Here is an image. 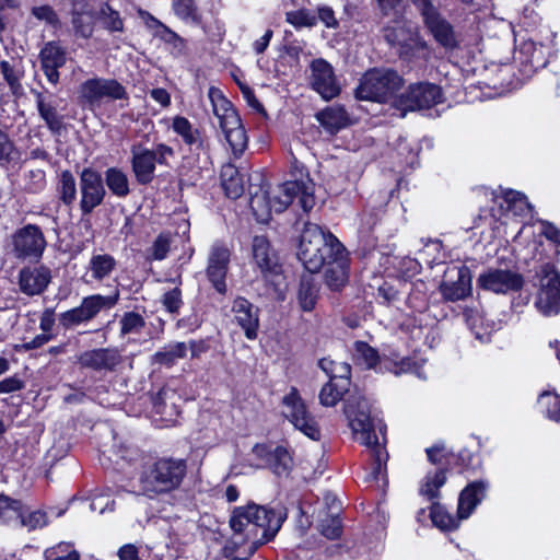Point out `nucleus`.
<instances>
[{"label": "nucleus", "instance_id": "nucleus-53", "mask_svg": "<svg viewBox=\"0 0 560 560\" xmlns=\"http://www.w3.org/2000/svg\"><path fill=\"white\" fill-rule=\"evenodd\" d=\"M16 523L21 526L27 527L28 529H36L44 527L47 524V515L40 510L30 512L25 515L24 505H22V515Z\"/></svg>", "mask_w": 560, "mask_h": 560}, {"label": "nucleus", "instance_id": "nucleus-32", "mask_svg": "<svg viewBox=\"0 0 560 560\" xmlns=\"http://www.w3.org/2000/svg\"><path fill=\"white\" fill-rule=\"evenodd\" d=\"M117 261L109 254H94L89 261V271L96 281H103L108 278L116 269Z\"/></svg>", "mask_w": 560, "mask_h": 560}, {"label": "nucleus", "instance_id": "nucleus-46", "mask_svg": "<svg viewBox=\"0 0 560 560\" xmlns=\"http://www.w3.org/2000/svg\"><path fill=\"white\" fill-rule=\"evenodd\" d=\"M354 357L358 362L364 364L368 369L374 368L380 360L377 350L364 341H357L354 343Z\"/></svg>", "mask_w": 560, "mask_h": 560}, {"label": "nucleus", "instance_id": "nucleus-41", "mask_svg": "<svg viewBox=\"0 0 560 560\" xmlns=\"http://www.w3.org/2000/svg\"><path fill=\"white\" fill-rule=\"evenodd\" d=\"M267 465L276 475L281 476L288 474L292 466V457L284 447L277 446L272 451V454H270Z\"/></svg>", "mask_w": 560, "mask_h": 560}, {"label": "nucleus", "instance_id": "nucleus-8", "mask_svg": "<svg viewBox=\"0 0 560 560\" xmlns=\"http://www.w3.org/2000/svg\"><path fill=\"white\" fill-rule=\"evenodd\" d=\"M315 184L310 179L291 180L279 185L271 194L273 211L282 212L295 199L302 210L307 213L315 206Z\"/></svg>", "mask_w": 560, "mask_h": 560}, {"label": "nucleus", "instance_id": "nucleus-23", "mask_svg": "<svg viewBox=\"0 0 560 560\" xmlns=\"http://www.w3.org/2000/svg\"><path fill=\"white\" fill-rule=\"evenodd\" d=\"M42 69L47 80L57 84L59 82V68L63 67L67 61L66 50L55 42H48L42 48L40 54Z\"/></svg>", "mask_w": 560, "mask_h": 560}, {"label": "nucleus", "instance_id": "nucleus-45", "mask_svg": "<svg viewBox=\"0 0 560 560\" xmlns=\"http://www.w3.org/2000/svg\"><path fill=\"white\" fill-rule=\"evenodd\" d=\"M538 405L549 419L560 422V397L557 394L542 393L538 398Z\"/></svg>", "mask_w": 560, "mask_h": 560}, {"label": "nucleus", "instance_id": "nucleus-47", "mask_svg": "<svg viewBox=\"0 0 560 560\" xmlns=\"http://www.w3.org/2000/svg\"><path fill=\"white\" fill-rule=\"evenodd\" d=\"M318 530L328 539L339 538L342 533V525L337 513H329L325 518H322L318 525Z\"/></svg>", "mask_w": 560, "mask_h": 560}, {"label": "nucleus", "instance_id": "nucleus-38", "mask_svg": "<svg viewBox=\"0 0 560 560\" xmlns=\"http://www.w3.org/2000/svg\"><path fill=\"white\" fill-rule=\"evenodd\" d=\"M23 503L5 494H0V521L16 523L22 515Z\"/></svg>", "mask_w": 560, "mask_h": 560}, {"label": "nucleus", "instance_id": "nucleus-14", "mask_svg": "<svg viewBox=\"0 0 560 560\" xmlns=\"http://www.w3.org/2000/svg\"><path fill=\"white\" fill-rule=\"evenodd\" d=\"M440 292L445 300L452 302L467 298L471 292L470 270L466 266L447 268Z\"/></svg>", "mask_w": 560, "mask_h": 560}, {"label": "nucleus", "instance_id": "nucleus-12", "mask_svg": "<svg viewBox=\"0 0 560 560\" xmlns=\"http://www.w3.org/2000/svg\"><path fill=\"white\" fill-rule=\"evenodd\" d=\"M283 415L306 436L314 441L320 438V431L315 419L307 412L304 402L295 389L283 398Z\"/></svg>", "mask_w": 560, "mask_h": 560}, {"label": "nucleus", "instance_id": "nucleus-52", "mask_svg": "<svg viewBox=\"0 0 560 560\" xmlns=\"http://www.w3.org/2000/svg\"><path fill=\"white\" fill-rule=\"evenodd\" d=\"M287 22L295 27H311L316 24L317 18L308 10L302 9L288 12Z\"/></svg>", "mask_w": 560, "mask_h": 560}, {"label": "nucleus", "instance_id": "nucleus-56", "mask_svg": "<svg viewBox=\"0 0 560 560\" xmlns=\"http://www.w3.org/2000/svg\"><path fill=\"white\" fill-rule=\"evenodd\" d=\"M46 556L50 560H80L78 551L70 549L68 544H59L52 550H47Z\"/></svg>", "mask_w": 560, "mask_h": 560}, {"label": "nucleus", "instance_id": "nucleus-25", "mask_svg": "<svg viewBox=\"0 0 560 560\" xmlns=\"http://www.w3.org/2000/svg\"><path fill=\"white\" fill-rule=\"evenodd\" d=\"M423 22L435 40L444 47L455 46L453 26L440 14L438 10L422 16Z\"/></svg>", "mask_w": 560, "mask_h": 560}, {"label": "nucleus", "instance_id": "nucleus-62", "mask_svg": "<svg viewBox=\"0 0 560 560\" xmlns=\"http://www.w3.org/2000/svg\"><path fill=\"white\" fill-rule=\"evenodd\" d=\"M113 505H114V501H109V499L107 497H104V495H100V497H95L91 504H90V509L92 511H98L100 513H104L105 510H110L113 511Z\"/></svg>", "mask_w": 560, "mask_h": 560}, {"label": "nucleus", "instance_id": "nucleus-15", "mask_svg": "<svg viewBox=\"0 0 560 560\" xmlns=\"http://www.w3.org/2000/svg\"><path fill=\"white\" fill-rule=\"evenodd\" d=\"M231 253L222 244H213L209 250L206 275L213 288L220 294H225V278L229 270Z\"/></svg>", "mask_w": 560, "mask_h": 560}, {"label": "nucleus", "instance_id": "nucleus-1", "mask_svg": "<svg viewBox=\"0 0 560 560\" xmlns=\"http://www.w3.org/2000/svg\"><path fill=\"white\" fill-rule=\"evenodd\" d=\"M299 258L315 273L324 268V282L331 291H340L348 282L349 259L343 245L330 232L315 223H305L300 240Z\"/></svg>", "mask_w": 560, "mask_h": 560}, {"label": "nucleus", "instance_id": "nucleus-5", "mask_svg": "<svg viewBox=\"0 0 560 560\" xmlns=\"http://www.w3.org/2000/svg\"><path fill=\"white\" fill-rule=\"evenodd\" d=\"M345 415L357 441L365 446L376 445V429L382 431L381 422L371 415V407L361 393L351 394L345 402Z\"/></svg>", "mask_w": 560, "mask_h": 560}, {"label": "nucleus", "instance_id": "nucleus-35", "mask_svg": "<svg viewBox=\"0 0 560 560\" xmlns=\"http://www.w3.org/2000/svg\"><path fill=\"white\" fill-rule=\"evenodd\" d=\"M105 183L112 194L118 198H125L130 192L128 176L120 168H107L105 171Z\"/></svg>", "mask_w": 560, "mask_h": 560}, {"label": "nucleus", "instance_id": "nucleus-48", "mask_svg": "<svg viewBox=\"0 0 560 560\" xmlns=\"http://www.w3.org/2000/svg\"><path fill=\"white\" fill-rule=\"evenodd\" d=\"M171 248V236L167 233H161L156 236L151 247L147 250L149 260H162L166 258Z\"/></svg>", "mask_w": 560, "mask_h": 560}, {"label": "nucleus", "instance_id": "nucleus-10", "mask_svg": "<svg viewBox=\"0 0 560 560\" xmlns=\"http://www.w3.org/2000/svg\"><path fill=\"white\" fill-rule=\"evenodd\" d=\"M540 288L536 307L545 316L560 313V275L550 264L541 266L539 272Z\"/></svg>", "mask_w": 560, "mask_h": 560}, {"label": "nucleus", "instance_id": "nucleus-24", "mask_svg": "<svg viewBox=\"0 0 560 560\" xmlns=\"http://www.w3.org/2000/svg\"><path fill=\"white\" fill-rule=\"evenodd\" d=\"M131 153V166L136 179L141 185L151 183L155 171L156 153L140 148H132Z\"/></svg>", "mask_w": 560, "mask_h": 560}, {"label": "nucleus", "instance_id": "nucleus-30", "mask_svg": "<svg viewBox=\"0 0 560 560\" xmlns=\"http://www.w3.org/2000/svg\"><path fill=\"white\" fill-rule=\"evenodd\" d=\"M221 185L229 198L236 199L244 192V180L236 166L225 164L221 168Z\"/></svg>", "mask_w": 560, "mask_h": 560}, {"label": "nucleus", "instance_id": "nucleus-6", "mask_svg": "<svg viewBox=\"0 0 560 560\" xmlns=\"http://www.w3.org/2000/svg\"><path fill=\"white\" fill-rule=\"evenodd\" d=\"M404 83L402 78L393 69L374 68L366 71L355 89L359 100L386 102Z\"/></svg>", "mask_w": 560, "mask_h": 560}, {"label": "nucleus", "instance_id": "nucleus-43", "mask_svg": "<svg viewBox=\"0 0 560 560\" xmlns=\"http://www.w3.org/2000/svg\"><path fill=\"white\" fill-rule=\"evenodd\" d=\"M97 20L101 21L103 27L108 32H122L124 22L119 13L113 10L108 4H103L97 12Z\"/></svg>", "mask_w": 560, "mask_h": 560}, {"label": "nucleus", "instance_id": "nucleus-42", "mask_svg": "<svg viewBox=\"0 0 560 560\" xmlns=\"http://www.w3.org/2000/svg\"><path fill=\"white\" fill-rule=\"evenodd\" d=\"M349 386L337 382H328L325 384L319 393V401L325 407L335 406L343 396V394L348 390Z\"/></svg>", "mask_w": 560, "mask_h": 560}, {"label": "nucleus", "instance_id": "nucleus-4", "mask_svg": "<svg viewBox=\"0 0 560 560\" xmlns=\"http://www.w3.org/2000/svg\"><path fill=\"white\" fill-rule=\"evenodd\" d=\"M208 97L234 158H240L247 148L248 138L238 114L220 89L211 86Z\"/></svg>", "mask_w": 560, "mask_h": 560}, {"label": "nucleus", "instance_id": "nucleus-36", "mask_svg": "<svg viewBox=\"0 0 560 560\" xmlns=\"http://www.w3.org/2000/svg\"><path fill=\"white\" fill-rule=\"evenodd\" d=\"M319 368L327 374L330 382L340 384L345 382L346 386H349L351 366L348 363L324 358L319 361Z\"/></svg>", "mask_w": 560, "mask_h": 560}, {"label": "nucleus", "instance_id": "nucleus-44", "mask_svg": "<svg viewBox=\"0 0 560 560\" xmlns=\"http://www.w3.org/2000/svg\"><path fill=\"white\" fill-rule=\"evenodd\" d=\"M92 318L88 314L86 310L82 304L78 307L71 308L60 314L59 324L66 328H72L83 323L90 322Z\"/></svg>", "mask_w": 560, "mask_h": 560}, {"label": "nucleus", "instance_id": "nucleus-22", "mask_svg": "<svg viewBox=\"0 0 560 560\" xmlns=\"http://www.w3.org/2000/svg\"><path fill=\"white\" fill-rule=\"evenodd\" d=\"M232 312L235 323L244 330L246 338L255 339L259 327L258 307L245 298L238 296L233 301Z\"/></svg>", "mask_w": 560, "mask_h": 560}, {"label": "nucleus", "instance_id": "nucleus-18", "mask_svg": "<svg viewBox=\"0 0 560 560\" xmlns=\"http://www.w3.org/2000/svg\"><path fill=\"white\" fill-rule=\"evenodd\" d=\"M312 88L325 100L334 98L339 94L332 67L324 59H316L311 63Z\"/></svg>", "mask_w": 560, "mask_h": 560}, {"label": "nucleus", "instance_id": "nucleus-28", "mask_svg": "<svg viewBox=\"0 0 560 560\" xmlns=\"http://www.w3.org/2000/svg\"><path fill=\"white\" fill-rule=\"evenodd\" d=\"M253 257L262 272H276L278 258L265 236H255L253 238Z\"/></svg>", "mask_w": 560, "mask_h": 560}, {"label": "nucleus", "instance_id": "nucleus-21", "mask_svg": "<svg viewBox=\"0 0 560 560\" xmlns=\"http://www.w3.org/2000/svg\"><path fill=\"white\" fill-rule=\"evenodd\" d=\"M97 12L85 0H74L71 10V25L77 37L88 39L92 37Z\"/></svg>", "mask_w": 560, "mask_h": 560}, {"label": "nucleus", "instance_id": "nucleus-37", "mask_svg": "<svg viewBox=\"0 0 560 560\" xmlns=\"http://www.w3.org/2000/svg\"><path fill=\"white\" fill-rule=\"evenodd\" d=\"M318 121L330 132L347 126V113L341 107H328L316 115Z\"/></svg>", "mask_w": 560, "mask_h": 560}, {"label": "nucleus", "instance_id": "nucleus-19", "mask_svg": "<svg viewBox=\"0 0 560 560\" xmlns=\"http://www.w3.org/2000/svg\"><path fill=\"white\" fill-rule=\"evenodd\" d=\"M32 94L35 97L39 117L52 133H58L63 127V115L58 108L59 102L57 97L48 92L37 90H32Z\"/></svg>", "mask_w": 560, "mask_h": 560}, {"label": "nucleus", "instance_id": "nucleus-40", "mask_svg": "<svg viewBox=\"0 0 560 560\" xmlns=\"http://www.w3.org/2000/svg\"><path fill=\"white\" fill-rule=\"evenodd\" d=\"M432 523L442 530H453L458 527L459 520L452 516L439 503H433L430 510Z\"/></svg>", "mask_w": 560, "mask_h": 560}, {"label": "nucleus", "instance_id": "nucleus-31", "mask_svg": "<svg viewBox=\"0 0 560 560\" xmlns=\"http://www.w3.org/2000/svg\"><path fill=\"white\" fill-rule=\"evenodd\" d=\"M173 130L183 138L184 142L191 148L201 150L205 148V140L201 132L194 128L190 121L183 117L176 116L172 124Z\"/></svg>", "mask_w": 560, "mask_h": 560}, {"label": "nucleus", "instance_id": "nucleus-39", "mask_svg": "<svg viewBox=\"0 0 560 560\" xmlns=\"http://www.w3.org/2000/svg\"><path fill=\"white\" fill-rule=\"evenodd\" d=\"M57 190L60 200L65 205L70 206L75 200L77 183L73 174L70 171L61 172Z\"/></svg>", "mask_w": 560, "mask_h": 560}, {"label": "nucleus", "instance_id": "nucleus-26", "mask_svg": "<svg viewBox=\"0 0 560 560\" xmlns=\"http://www.w3.org/2000/svg\"><path fill=\"white\" fill-rule=\"evenodd\" d=\"M488 485L483 481H476L468 485L462 492L458 499V518L465 520L470 516L475 508L486 497Z\"/></svg>", "mask_w": 560, "mask_h": 560}, {"label": "nucleus", "instance_id": "nucleus-33", "mask_svg": "<svg viewBox=\"0 0 560 560\" xmlns=\"http://www.w3.org/2000/svg\"><path fill=\"white\" fill-rule=\"evenodd\" d=\"M119 300V291L110 295L93 294L83 298L81 304L86 310L90 317L93 319L102 310H109L114 307Z\"/></svg>", "mask_w": 560, "mask_h": 560}, {"label": "nucleus", "instance_id": "nucleus-60", "mask_svg": "<svg viewBox=\"0 0 560 560\" xmlns=\"http://www.w3.org/2000/svg\"><path fill=\"white\" fill-rule=\"evenodd\" d=\"M23 388L24 382L16 376H10L0 382V394H10Z\"/></svg>", "mask_w": 560, "mask_h": 560}, {"label": "nucleus", "instance_id": "nucleus-13", "mask_svg": "<svg viewBox=\"0 0 560 560\" xmlns=\"http://www.w3.org/2000/svg\"><path fill=\"white\" fill-rule=\"evenodd\" d=\"M80 209L83 214L91 213L98 207L106 195L101 174L91 168L85 167L80 174Z\"/></svg>", "mask_w": 560, "mask_h": 560}, {"label": "nucleus", "instance_id": "nucleus-58", "mask_svg": "<svg viewBox=\"0 0 560 560\" xmlns=\"http://www.w3.org/2000/svg\"><path fill=\"white\" fill-rule=\"evenodd\" d=\"M384 38L393 47H402L406 40V32L402 26L386 27L384 30Z\"/></svg>", "mask_w": 560, "mask_h": 560}, {"label": "nucleus", "instance_id": "nucleus-64", "mask_svg": "<svg viewBox=\"0 0 560 560\" xmlns=\"http://www.w3.org/2000/svg\"><path fill=\"white\" fill-rule=\"evenodd\" d=\"M119 560H139L138 548L132 544L124 545L118 550Z\"/></svg>", "mask_w": 560, "mask_h": 560}, {"label": "nucleus", "instance_id": "nucleus-59", "mask_svg": "<svg viewBox=\"0 0 560 560\" xmlns=\"http://www.w3.org/2000/svg\"><path fill=\"white\" fill-rule=\"evenodd\" d=\"M173 8L176 15L183 20L191 18L195 13L192 0H174Z\"/></svg>", "mask_w": 560, "mask_h": 560}, {"label": "nucleus", "instance_id": "nucleus-27", "mask_svg": "<svg viewBox=\"0 0 560 560\" xmlns=\"http://www.w3.org/2000/svg\"><path fill=\"white\" fill-rule=\"evenodd\" d=\"M249 207L258 222H268L273 211V201L270 191L264 186H252Z\"/></svg>", "mask_w": 560, "mask_h": 560}, {"label": "nucleus", "instance_id": "nucleus-63", "mask_svg": "<svg viewBox=\"0 0 560 560\" xmlns=\"http://www.w3.org/2000/svg\"><path fill=\"white\" fill-rule=\"evenodd\" d=\"M541 234L552 243L560 245V230L549 222H542Z\"/></svg>", "mask_w": 560, "mask_h": 560}, {"label": "nucleus", "instance_id": "nucleus-20", "mask_svg": "<svg viewBox=\"0 0 560 560\" xmlns=\"http://www.w3.org/2000/svg\"><path fill=\"white\" fill-rule=\"evenodd\" d=\"M78 361L82 368L94 371H114L121 363V355L116 348H98L82 352Z\"/></svg>", "mask_w": 560, "mask_h": 560}, {"label": "nucleus", "instance_id": "nucleus-55", "mask_svg": "<svg viewBox=\"0 0 560 560\" xmlns=\"http://www.w3.org/2000/svg\"><path fill=\"white\" fill-rule=\"evenodd\" d=\"M32 14L38 20L45 21L52 27H59L61 24L56 11L50 5L34 7L32 9Z\"/></svg>", "mask_w": 560, "mask_h": 560}, {"label": "nucleus", "instance_id": "nucleus-17", "mask_svg": "<svg viewBox=\"0 0 560 560\" xmlns=\"http://www.w3.org/2000/svg\"><path fill=\"white\" fill-rule=\"evenodd\" d=\"M51 279V270L45 265L24 266L18 273L19 290L27 296L39 295L48 288Z\"/></svg>", "mask_w": 560, "mask_h": 560}, {"label": "nucleus", "instance_id": "nucleus-54", "mask_svg": "<svg viewBox=\"0 0 560 560\" xmlns=\"http://www.w3.org/2000/svg\"><path fill=\"white\" fill-rule=\"evenodd\" d=\"M0 70L3 74L4 80L9 84L13 93H18L21 90V73L15 70L9 61L2 60L0 62Z\"/></svg>", "mask_w": 560, "mask_h": 560}, {"label": "nucleus", "instance_id": "nucleus-50", "mask_svg": "<svg viewBox=\"0 0 560 560\" xmlns=\"http://www.w3.org/2000/svg\"><path fill=\"white\" fill-rule=\"evenodd\" d=\"M369 447L371 448V456L373 457L374 460L371 476L374 480H378L385 474L388 454L384 448L380 446L378 441L376 445H372Z\"/></svg>", "mask_w": 560, "mask_h": 560}, {"label": "nucleus", "instance_id": "nucleus-16", "mask_svg": "<svg viewBox=\"0 0 560 560\" xmlns=\"http://www.w3.org/2000/svg\"><path fill=\"white\" fill-rule=\"evenodd\" d=\"M479 285L494 293L518 291L524 284L522 275L508 269H489L478 278Z\"/></svg>", "mask_w": 560, "mask_h": 560}, {"label": "nucleus", "instance_id": "nucleus-34", "mask_svg": "<svg viewBox=\"0 0 560 560\" xmlns=\"http://www.w3.org/2000/svg\"><path fill=\"white\" fill-rule=\"evenodd\" d=\"M187 351L188 346L185 342H174L164 347L161 351L155 352L152 357V361L153 363L171 368L177 360L184 359Z\"/></svg>", "mask_w": 560, "mask_h": 560}, {"label": "nucleus", "instance_id": "nucleus-2", "mask_svg": "<svg viewBox=\"0 0 560 560\" xmlns=\"http://www.w3.org/2000/svg\"><path fill=\"white\" fill-rule=\"evenodd\" d=\"M287 513L283 509H273L249 503L232 511L230 527L231 544L243 548L244 556L254 555L257 549L272 540L280 530Z\"/></svg>", "mask_w": 560, "mask_h": 560}, {"label": "nucleus", "instance_id": "nucleus-61", "mask_svg": "<svg viewBox=\"0 0 560 560\" xmlns=\"http://www.w3.org/2000/svg\"><path fill=\"white\" fill-rule=\"evenodd\" d=\"M503 198L509 207H511L512 205L517 203V202H521V206H523V207H529L527 197L520 191L506 190L503 194Z\"/></svg>", "mask_w": 560, "mask_h": 560}, {"label": "nucleus", "instance_id": "nucleus-29", "mask_svg": "<svg viewBox=\"0 0 560 560\" xmlns=\"http://www.w3.org/2000/svg\"><path fill=\"white\" fill-rule=\"evenodd\" d=\"M318 293L319 287L312 273L310 272V275L302 276L298 289V302L304 312H311L314 310L318 299Z\"/></svg>", "mask_w": 560, "mask_h": 560}, {"label": "nucleus", "instance_id": "nucleus-3", "mask_svg": "<svg viewBox=\"0 0 560 560\" xmlns=\"http://www.w3.org/2000/svg\"><path fill=\"white\" fill-rule=\"evenodd\" d=\"M186 472L185 459L161 458L142 471L139 479L141 492L149 498L171 492L179 488Z\"/></svg>", "mask_w": 560, "mask_h": 560}, {"label": "nucleus", "instance_id": "nucleus-7", "mask_svg": "<svg viewBox=\"0 0 560 560\" xmlns=\"http://www.w3.org/2000/svg\"><path fill=\"white\" fill-rule=\"evenodd\" d=\"M79 104L90 110L100 108L103 98L110 101L128 100L126 88L115 79H88L78 90Z\"/></svg>", "mask_w": 560, "mask_h": 560}, {"label": "nucleus", "instance_id": "nucleus-51", "mask_svg": "<svg viewBox=\"0 0 560 560\" xmlns=\"http://www.w3.org/2000/svg\"><path fill=\"white\" fill-rule=\"evenodd\" d=\"M144 319L140 314L127 312L120 320V332L121 335L138 334L144 327Z\"/></svg>", "mask_w": 560, "mask_h": 560}, {"label": "nucleus", "instance_id": "nucleus-9", "mask_svg": "<svg viewBox=\"0 0 560 560\" xmlns=\"http://www.w3.org/2000/svg\"><path fill=\"white\" fill-rule=\"evenodd\" d=\"M441 89L432 83L420 82L409 88L395 100V107L401 110V117L407 112L430 108L441 102Z\"/></svg>", "mask_w": 560, "mask_h": 560}, {"label": "nucleus", "instance_id": "nucleus-11", "mask_svg": "<svg viewBox=\"0 0 560 560\" xmlns=\"http://www.w3.org/2000/svg\"><path fill=\"white\" fill-rule=\"evenodd\" d=\"M47 242L39 226L26 224L12 235V252L18 259L42 258Z\"/></svg>", "mask_w": 560, "mask_h": 560}, {"label": "nucleus", "instance_id": "nucleus-57", "mask_svg": "<svg viewBox=\"0 0 560 560\" xmlns=\"http://www.w3.org/2000/svg\"><path fill=\"white\" fill-rule=\"evenodd\" d=\"M162 303L165 308L171 313L178 312L182 306V291L178 288H174L173 290L164 293Z\"/></svg>", "mask_w": 560, "mask_h": 560}, {"label": "nucleus", "instance_id": "nucleus-49", "mask_svg": "<svg viewBox=\"0 0 560 560\" xmlns=\"http://www.w3.org/2000/svg\"><path fill=\"white\" fill-rule=\"evenodd\" d=\"M446 476L444 470L435 471L433 475H428L424 485L421 487V494L425 495L429 500L439 497V490L444 486Z\"/></svg>", "mask_w": 560, "mask_h": 560}]
</instances>
